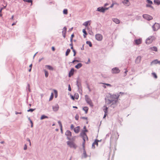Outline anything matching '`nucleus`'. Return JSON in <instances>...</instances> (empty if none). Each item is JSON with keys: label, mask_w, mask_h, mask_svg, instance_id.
<instances>
[{"label": "nucleus", "mask_w": 160, "mask_h": 160, "mask_svg": "<svg viewBox=\"0 0 160 160\" xmlns=\"http://www.w3.org/2000/svg\"><path fill=\"white\" fill-rule=\"evenodd\" d=\"M48 117L45 115H42L41 116V118H40V119L41 120H43L46 118H48Z\"/></svg>", "instance_id": "32"}, {"label": "nucleus", "mask_w": 160, "mask_h": 160, "mask_svg": "<svg viewBox=\"0 0 160 160\" xmlns=\"http://www.w3.org/2000/svg\"><path fill=\"white\" fill-rule=\"evenodd\" d=\"M70 96L71 97V98L72 100H75V97H74V96H73V95H72L71 94H70Z\"/></svg>", "instance_id": "57"}, {"label": "nucleus", "mask_w": 160, "mask_h": 160, "mask_svg": "<svg viewBox=\"0 0 160 160\" xmlns=\"http://www.w3.org/2000/svg\"><path fill=\"white\" fill-rule=\"evenodd\" d=\"M158 63H160V61H158L157 59H155L151 62L150 65L152 66L153 65H155Z\"/></svg>", "instance_id": "16"}, {"label": "nucleus", "mask_w": 160, "mask_h": 160, "mask_svg": "<svg viewBox=\"0 0 160 160\" xmlns=\"http://www.w3.org/2000/svg\"><path fill=\"white\" fill-rule=\"evenodd\" d=\"M155 37L154 36H150L147 38L146 40V43L147 44H149L151 43L154 39Z\"/></svg>", "instance_id": "3"}, {"label": "nucleus", "mask_w": 160, "mask_h": 160, "mask_svg": "<svg viewBox=\"0 0 160 160\" xmlns=\"http://www.w3.org/2000/svg\"><path fill=\"white\" fill-rule=\"evenodd\" d=\"M88 132V130L86 129L85 130H82L80 133V136L81 137H83L84 136H86L87 139L88 140V137L86 133V132Z\"/></svg>", "instance_id": "5"}, {"label": "nucleus", "mask_w": 160, "mask_h": 160, "mask_svg": "<svg viewBox=\"0 0 160 160\" xmlns=\"http://www.w3.org/2000/svg\"><path fill=\"white\" fill-rule=\"evenodd\" d=\"M142 57L140 56H138L137 57L135 60V63L137 64L139 63L141 61Z\"/></svg>", "instance_id": "18"}, {"label": "nucleus", "mask_w": 160, "mask_h": 160, "mask_svg": "<svg viewBox=\"0 0 160 160\" xmlns=\"http://www.w3.org/2000/svg\"><path fill=\"white\" fill-rule=\"evenodd\" d=\"M79 116L78 114H76L75 116V119L76 120H78L79 119Z\"/></svg>", "instance_id": "48"}, {"label": "nucleus", "mask_w": 160, "mask_h": 160, "mask_svg": "<svg viewBox=\"0 0 160 160\" xmlns=\"http://www.w3.org/2000/svg\"><path fill=\"white\" fill-rule=\"evenodd\" d=\"M99 142V140L96 139L95 141L93 142L94 144L95 145H96L97 146L98 145V142Z\"/></svg>", "instance_id": "41"}, {"label": "nucleus", "mask_w": 160, "mask_h": 160, "mask_svg": "<svg viewBox=\"0 0 160 160\" xmlns=\"http://www.w3.org/2000/svg\"><path fill=\"white\" fill-rule=\"evenodd\" d=\"M108 108L106 105H104L103 106V110L104 112V115L103 117V118L106 117V116L107 115V113L108 112Z\"/></svg>", "instance_id": "10"}, {"label": "nucleus", "mask_w": 160, "mask_h": 160, "mask_svg": "<svg viewBox=\"0 0 160 160\" xmlns=\"http://www.w3.org/2000/svg\"><path fill=\"white\" fill-rule=\"evenodd\" d=\"M74 97H75V99H78L79 97V95L78 93H75L74 94Z\"/></svg>", "instance_id": "37"}, {"label": "nucleus", "mask_w": 160, "mask_h": 160, "mask_svg": "<svg viewBox=\"0 0 160 160\" xmlns=\"http://www.w3.org/2000/svg\"><path fill=\"white\" fill-rule=\"evenodd\" d=\"M80 127L79 126H77V127L74 128V131L75 133H78L80 131Z\"/></svg>", "instance_id": "21"}, {"label": "nucleus", "mask_w": 160, "mask_h": 160, "mask_svg": "<svg viewBox=\"0 0 160 160\" xmlns=\"http://www.w3.org/2000/svg\"><path fill=\"white\" fill-rule=\"evenodd\" d=\"M74 69L73 68H72L70 71L68 73V77H71L74 74Z\"/></svg>", "instance_id": "17"}, {"label": "nucleus", "mask_w": 160, "mask_h": 160, "mask_svg": "<svg viewBox=\"0 0 160 160\" xmlns=\"http://www.w3.org/2000/svg\"><path fill=\"white\" fill-rule=\"evenodd\" d=\"M85 100L86 102L91 107L93 106V104L92 103L91 99L89 98L88 96L86 95L85 96Z\"/></svg>", "instance_id": "1"}, {"label": "nucleus", "mask_w": 160, "mask_h": 160, "mask_svg": "<svg viewBox=\"0 0 160 160\" xmlns=\"http://www.w3.org/2000/svg\"><path fill=\"white\" fill-rule=\"evenodd\" d=\"M134 42L136 45H139L141 44L142 42V39L141 38H139L138 39L134 40Z\"/></svg>", "instance_id": "12"}, {"label": "nucleus", "mask_w": 160, "mask_h": 160, "mask_svg": "<svg viewBox=\"0 0 160 160\" xmlns=\"http://www.w3.org/2000/svg\"><path fill=\"white\" fill-rule=\"evenodd\" d=\"M3 9V8H1L0 9V17H1L2 16V14L1 13L2 12V10Z\"/></svg>", "instance_id": "60"}, {"label": "nucleus", "mask_w": 160, "mask_h": 160, "mask_svg": "<svg viewBox=\"0 0 160 160\" xmlns=\"http://www.w3.org/2000/svg\"><path fill=\"white\" fill-rule=\"evenodd\" d=\"M67 144L70 148H73L76 149L77 146L72 141H68L67 142Z\"/></svg>", "instance_id": "2"}, {"label": "nucleus", "mask_w": 160, "mask_h": 160, "mask_svg": "<svg viewBox=\"0 0 160 160\" xmlns=\"http://www.w3.org/2000/svg\"><path fill=\"white\" fill-rule=\"evenodd\" d=\"M24 149V150H26L27 149V146L26 145V144H25L24 146V148H23Z\"/></svg>", "instance_id": "63"}, {"label": "nucleus", "mask_w": 160, "mask_h": 160, "mask_svg": "<svg viewBox=\"0 0 160 160\" xmlns=\"http://www.w3.org/2000/svg\"><path fill=\"white\" fill-rule=\"evenodd\" d=\"M118 102L117 100L113 99L112 102L111 107L114 108L116 106V103Z\"/></svg>", "instance_id": "13"}, {"label": "nucleus", "mask_w": 160, "mask_h": 160, "mask_svg": "<svg viewBox=\"0 0 160 160\" xmlns=\"http://www.w3.org/2000/svg\"><path fill=\"white\" fill-rule=\"evenodd\" d=\"M82 139H83V142H84V143H85V138H86V136H84L83 137H82Z\"/></svg>", "instance_id": "58"}, {"label": "nucleus", "mask_w": 160, "mask_h": 160, "mask_svg": "<svg viewBox=\"0 0 160 160\" xmlns=\"http://www.w3.org/2000/svg\"><path fill=\"white\" fill-rule=\"evenodd\" d=\"M85 143L84 142H83L82 143V146L83 147V149H85Z\"/></svg>", "instance_id": "59"}, {"label": "nucleus", "mask_w": 160, "mask_h": 160, "mask_svg": "<svg viewBox=\"0 0 160 160\" xmlns=\"http://www.w3.org/2000/svg\"><path fill=\"white\" fill-rule=\"evenodd\" d=\"M152 28L154 31H157L160 28V24L158 23H155L152 26Z\"/></svg>", "instance_id": "4"}, {"label": "nucleus", "mask_w": 160, "mask_h": 160, "mask_svg": "<svg viewBox=\"0 0 160 160\" xmlns=\"http://www.w3.org/2000/svg\"><path fill=\"white\" fill-rule=\"evenodd\" d=\"M90 21H86L83 23V25L87 27L88 24L89 22Z\"/></svg>", "instance_id": "38"}, {"label": "nucleus", "mask_w": 160, "mask_h": 160, "mask_svg": "<svg viewBox=\"0 0 160 160\" xmlns=\"http://www.w3.org/2000/svg\"><path fill=\"white\" fill-rule=\"evenodd\" d=\"M46 67H47L48 69L50 70H53V68L51 66L49 65H47L46 66Z\"/></svg>", "instance_id": "30"}, {"label": "nucleus", "mask_w": 160, "mask_h": 160, "mask_svg": "<svg viewBox=\"0 0 160 160\" xmlns=\"http://www.w3.org/2000/svg\"><path fill=\"white\" fill-rule=\"evenodd\" d=\"M44 71L45 72V77L46 78L48 77V74H49L48 72L47 71H46V70H44Z\"/></svg>", "instance_id": "42"}, {"label": "nucleus", "mask_w": 160, "mask_h": 160, "mask_svg": "<svg viewBox=\"0 0 160 160\" xmlns=\"http://www.w3.org/2000/svg\"><path fill=\"white\" fill-rule=\"evenodd\" d=\"M149 49L152 51H157V48L156 47H150L149 48Z\"/></svg>", "instance_id": "26"}, {"label": "nucleus", "mask_w": 160, "mask_h": 160, "mask_svg": "<svg viewBox=\"0 0 160 160\" xmlns=\"http://www.w3.org/2000/svg\"><path fill=\"white\" fill-rule=\"evenodd\" d=\"M79 79V78L78 77L77 78V80L76 81V85H77V86L78 87V90H81V92H82V87L81 83L80 82H79V81H78Z\"/></svg>", "instance_id": "6"}, {"label": "nucleus", "mask_w": 160, "mask_h": 160, "mask_svg": "<svg viewBox=\"0 0 160 160\" xmlns=\"http://www.w3.org/2000/svg\"><path fill=\"white\" fill-rule=\"evenodd\" d=\"M95 38L97 40L101 41L102 40V36L101 34H97L95 35Z\"/></svg>", "instance_id": "11"}, {"label": "nucleus", "mask_w": 160, "mask_h": 160, "mask_svg": "<svg viewBox=\"0 0 160 160\" xmlns=\"http://www.w3.org/2000/svg\"><path fill=\"white\" fill-rule=\"evenodd\" d=\"M113 99H107L106 98H105V101L106 103L108 105L110 104H111L112 102Z\"/></svg>", "instance_id": "22"}, {"label": "nucleus", "mask_w": 160, "mask_h": 160, "mask_svg": "<svg viewBox=\"0 0 160 160\" xmlns=\"http://www.w3.org/2000/svg\"><path fill=\"white\" fill-rule=\"evenodd\" d=\"M27 89L28 90V91L29 92H30L31 91L30 89V85L29 84H28L27 87Z\"/></svg>", "instance_id": "49"}, {"label": "nucleus", "mask_w": 160, "mask_h": 160, "mask_svg": "<svg viewBox=\"0 0 160 160\" xmlns=\"http://www.w3.org/2000/svg\"><path fill=\"white\" fill-rule=\"evenodd\" d=\"M27 141L29 142V145L31 146V142L30 140V139L29 138H27Z\"/></svg>", "instance_id": "56"}, {"label": "nucleus", "mask_w": 160, "mask_h": 160, "mask_svg": "<svg viewBox=\"0 0 160 160\" xmlns=\"http://www.w3.org/2000/svg\"><path fill=\"white\" fill-rule=\"evenodd\" d=\"M52 108L54 112H57L59 108V105L58 104H56L55 105L52 106Z\"/></svg>", "instance_id": "15"}, {"label": "nucleus", "mask_w": 160, "mask_h": 160, "mask_svg": "<svg viewBox=\"0 0 160 160\" xmlns=\"http://www.w3.org/2000/svg\"><path fill=\"white\" fill-rule=\"evenodd\" d=\"M65 135L67 136V138L68 139L71 140V138L69 137H71L72 136V133L69 130H67L65 132Z\"/></svg>", "instance_id": "9"}, {"label": "nucleus", "mask_w": 160, "mask_h": 160, "mask_svg": "<svg viewBox=\"0 0 160 160\" xmlns=\"http://www.w3.org/2000/svg\"><path fill=\"white\" fill-rule=\"evenodd\" d=\"M122 3L124 5H127V6H129L130 5V3L129 1V0H124L122 1Z\"/></svg>", "instance_id": "23"}, {"label": "nucleus", "mask_w": 160, "mask_h": 160, "mask_svg": "<svg viewBox=\"0 0 160 160\" xmlns=\"http://www.w3.org/2000/svg\"><path fill=\"white\" fill-rule=\"evenodd\" d=\"M54 92L55 94V98H56L58 97V91L57 90L54 89Z\"/></svg>", "instance_id": "35"}, {"label": "nucleus", "mask_w": 160, "mask_h": 160, "mask_svg": "<svg viewBox=\"0 0 160 160\" xmlns=\"http://www.w3.org/2000/svg\"><path fill=\"white\" fill-rule=\"evenodd\" d=\"M66 31H67V28H66V27H64L63 28V30L62 32H63L66 33Z\"/></svg>", "instance_id": "46"}, {"label": "nucleus", "mask_w": 160, "mask_h": 160, "mask_svg": "<svg viewBox=\"0 0 160 160\" xmlns=\"http://www.w3.org/2000/svg\"><path fill=\"white\" fill-rule=\"evenodd\" d=\"M62 35L63 36V37L65 38L66 37V33H65V32H62Z\"/></svg>", "instance_id": "62"}, {"label": "nucleus", "mask_w": 160, "mask_h": 160, "mask_svg": "<svg viewBox=\"0 0 160 160\" xmlns=\"http://www.w3.org/2000/svg\"><path fill=\"white\" fill-rule=\"evenodd\" d=\"M97 11L99 12L102 13L105 12V9L104 7H100L98 8H97Z\"/></svg>", "instance_id": "14"}, {"label": "nucleus", "mask_w": 160, "mask_h": 160, "mask_svg": "<svg viewBox=\"0 0 160 160\" xmlns=\"http://www.w3.org/2000/svg\"><path fill=\"white\" fill-rule=\"evenodd\" d=\"M82 32L83 33V37L84 38H86V36L87 35V33L85 29L82 30Z\"/></svg>", "instance_id": "31"}, {"label": "nucleus", "mask_w": 160, "mask_h": 160, "mask_svg": "<svg viewBox=\"0 0 160 160\" xmlns=\"http://www.w3.org/2000/svg\"><path fill=\"white\" fill-rule=\"evenodd\" d=\"M35 108L33 109L30 108L29 109L27 110V112H32L33 111H34L35 110Z\"/></svg>", "instance_id": "44"}, {"label": "nucleus", "mask_w": 160, "mask_h": 160, "mask_svg": "<svg viewBox=\"0 0 160 160\" xmlns=\"http://www.w3.org/2000/svg\"><path fill=\"white\" fill-rule=\"evenodd\" d=\"M82 110L85 111V113L87 114L88 111V107H84L83 108Z\"/></svg>", "instance_id": "28"}, {"label": "nucleus", "mask_w": 160, "mask_h": 160, "mask_svg": "<svg viewBox=\"0 0 160 160\" xmlns=\"http://www.w3.org/2000/svg\"><path fill=\"white\" fill-rule=\"evenodd\" d=\"M143 18L148 21L151 20L153 18L152 16L147 14H143L142 15Z\"/></svg>", "instance_id": "7"}, {"label": "nucleus", "mask_w": 160, "mask_h": 160, "mask_svg": "<svg viewBox=\"0 0 160 160\" xmlns=\"http://www.w3.org/2000/svg\"><path fill=\"white\" fill-rule=\"evenodd\" d=\"M152 75L153 77L155 79H156L158 77L157 76V74L155 72H152Z\"/></svg>", "instance_id": "43"}, {"label": "nucleus", "mask_w": 160, "mask_h": 160, "mask_svg": "<svg viewBox=\"0 0 160 160\" xmlns=\"http://www.w3.org/2000/svg\"><path fill=\"white\" fill-rule=\"evenodd\" d=\"M70 51H71V50L70 49H69V48L66 51V52L65 55L66 56H68L69 55Z\"/></svg>", "instance_id": "34"}, {"label": "nucleus", "mask_w": 160, "mask_h": 160, "mask_svg": "<svg viewBox=\"0 0 160 160\" xmlns=\"http://www.w3.org/2000/svg\"><path fill=\"white\" fill-rule=\"evenodd\" d=\"M146 7H150L152 9H153V7L152 6L151 4H147L146 5Z\"/></svg>", "instance_id": "45"}, {"label": "nucleus", "mask_w": 160, "mask_h": 160, "mask_svg": "<svg viewBox=\"0 0 160 160\" xmlns=\"http://www.w3.org/2000/svg\"><path fill=\"white\" fill-rule=\"evenodd\" d=\"M109 3H105V4H104V6L103 7H106V6H108L109 5Z\"/></svg>", "instance_id": "64"}, {"label": "nucleus", "mask_w": 160, "mask_h": 160, "mask_svg": "<svg viewBox=\"0 0 160 160\" xmlns=\"http://www.w3.org/2000/svg\"><path fill=\"white\" fill-rule=\"evenodd\" d=\"M70 128H71V129H74V126L72 124H71V125Z\"/></svg>", "instance_id": "61"}, {"label": "nucleus", "mask_w": 160, "mask_h": 160, "mask_svg": "<svg viewBox=\"0 0 160 160\" xmlns=\"http://www.w3.org/2000/svg\"><path fill=\"white\" fill-rule=\"evenodd\" d=\"M83 153L82 156V158H86L88 157L85 149H83Z\"/></svg>", "instance_id": "20"}, {"label": "nucleus", "mask_w": 160, "mask_h": 160, "mask_svg": "<svg viewBox=\"0 0 160 160\" xmlns=\"http://www.w3.org/2000/svg\"><path fill=\"white\" fill-rule=\"evenodd\" d=\"M73 52V56H75L76 55V51H75V50L74 49V50H73V51H72Z\"/></svg>", "instance_id": "54"}, {"label": "nucleus", "mask_w": 160, "mask_h": 160, "mask_svg": "<svg viewBox=\"0 0 160 160\" xmlns=\"http://www.w3.org/2000/svg\"><path fill=\"white\" fill-rule=\"evenodd\" d=\"M53 97H54L53 93V92H52V93L51 94V95L50 96V97L49 99V101H50L52 100L53 99Z\"/></svg>", "instance_id": "39"}, {"label": "nucleus", "mask_w": 160, "mask_h": 160, "mask_svg": "<svg viewBox=\"0 0 160 160\" xmlns=\"http://www.w3.org/2000/svg\"><path fill=\"white\" fill-rule=\"evenodd\" d=\"M154 3L155 5H160V1L159 0H154Z\"/></svg>", "instance_id": "27"}, {"label": "nucleus", "mask_w": 160, "mask_h": 160, "mask_svg": "<svg viewBox=\"0 0 160 160\" xmlns=\"http://www.w3.org/2000/svg\"><path fill=\"white\" fill-rule=\"evenodd\" d=\"M87 28L88 29V32L89 34L91 35H93V33L92 32V30L89 28L88 27H87Z\"/></svg>", "instance_id": "29"}, {"label": "nucleus", "mask_w": 160, "mask_h": 160, "mask_svg": "<svg viewBox=\"0 0 160 160\" xmlns=\"http://www.w3.org/2000/svg\"><path fill=\"white\" fill-rule=\"evenodd\" d=\"M120 70L118 68L115 67L112 69V73L117 74L120 72Z\"/></svg>", "instance_id": "8"}, {"label": "nucleus", "mask_w": 160, "mask_h": 160, "mask_svg": "<svg viewBox=\"0 0 160 160\" xmlns=\"http://www.w3.org/2000/svg\"><path fill=\"white\" fill-rule=\"evenodd\" d=\"M146 1L148 4H152V1L150 0H146Z\"/></svg>", "instance_id": "47"}, {"label": "nucleus", "mask_w": 160, "mask_h": 160, "mask_svg": "<svg viewBox=\"0 0 160 160\" xmlns=\"http://www.w3.org/2000/svg\"><path fill=\"white\" fill-rule=\"evenodd\" d=\"M82 66V63H78L77 65H76L75 67L77 69H78L79 68H80Z\"/></svg>", "instance_id": "25"}, {"label": "nucleus", "mask_w": 160, "mask_h": 160, "mask_svg": "<svg viewBox=\"0 0 160 160\" xmlns=\"http://www.w3.org/2000/svg\"><path fill=\"white\" fill-rule=\"evenodd\" d=\"M86 43L90 47H91L92 46V44L90 41H87L86 42Z\"/></svg>", "instance_id": "36"}, {"label": "nucleus", "mask_w": 160, "mask_h": 160, "mask_svg": "<svg viewBox=\"0 0 160 160\" xmlns=\"http://www.w3.org/2000/svg\"><path fill=\"white\" fill-rule=\"evenodd\" d=\"M68 90L69 91H71V88L70 84H69L68 85Z\"/></svg>", "instance_id": "55"}, {"label": "nucleus", "mask_w": 160, "mask_h": 160, "mask_svg": "<svg viewBox=\"0 0 160 160\" xmlns=\"http://www.w3.org/2000/svg\"><path fill=\"white\" fill-rule=\"evenodd\" d=\"M102 84H104L106 85H107L108 86L111 87L112 85L109 83H102Z\"/></svg>", "instance_id": "52"}, {"label": "nucleus", "mask_w": 160, "mask_h": 160, "mask_svg": "<svg viewBox=\"0 0 160 160\" xmlns=\"http://www.w3.org/2000/svg\"><path fill=\"white\" fill-rule=\"evenodd\" d=\"M119 95H111L110 98H111V99H113L114 98L115 99V100H118V98H119Z\"/></svg>", "instance_id": "19"}, {"label": "nucleus", "mask_w": 160, "mask_h": 160, "mask_svg": "<svg viewBox=\"0 0 160 160\" xmlns=\"http://www.w3.org/2000/svg\"><path fill=\"white\" fill-rule=\"evenodd\" d=\"M58 123L59 125L60 128L61 127H62V124L61 122V121H58Z\"/></svg>", "instance_id": "50"}, {"label": "nucleus", "mask_w": 160, "mask_h": 160, "mask_svg": "<svg viewBox=\"0 0 160 160\" xmlns=\"http://www.w3.org/2000/svg\"><path fill=\"white\" fill-rule=\"evenodd\" d=\"M117 4L116 3H112V4L111 5V6L110 7H109V8H112L113 7L114 5L115 4Z\"/></svg>", "instance_id": "51"}, {"label": "nucleus", "mask_w": 160, "mask_h": 160, "mask_svg": "<svg viewBox=\"0 0 160 160\" xmlns=\"http://www.w3.org/2000/svg\"><path fill=\"white\" fill-rule=\"evenodd\" d=\"M23 1L25 2H28V3H31V6L32 5V0H22Z\"/></svg>", "instance_id": "33"}, {"label": "nucleus", "mask_w": 160, "mask_h": 160, "mask_svg": "<svg viewBox=\"0 0 160 160\" xmlns=\"http://www.w3.org/2000/svg\"><path fill=\"white\" fill-rule=\"evenodd\" d=\"M111 134V133H108L107 134H106V138H105V139L108 138H109L110 136V134Z\"/></svg>", "instance_id": "53"}, {"label": "nucleus", "mask_w": 160, "mask_h": 160, "mask_svg": "<svg viewBox=\"0 0 160 160\" xmlns=\"http://www.w3.org/2000/svg\"><path fill=\"white\" fill-rule=\"evenodd\" d=\"M112 21L116 24H119L120 22V20L117 18H114L112 19Z\"/></svg>", "instance_id": "24"}, {"label": "nucleus", "mask_w": 160, "mask_h": 160, "mask_svg": "<svg viewBox=\"0 0 160 160\" xmlns=\"http://www.w3.org/2000/svg\"><path fill=\"white\" fill-rule=\"evenodd\" d=\"M63 13L64 14L67 15L68 13V10L67 9H64L63 11Z\"/></svg>", "instance_id": "40"}]
</instances>
